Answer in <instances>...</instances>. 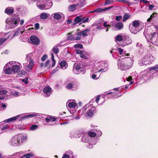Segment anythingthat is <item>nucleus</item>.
I'll return each instance as SVG.
<instances>
[{"label": "nucleus", "mask_w": 158, "mask_h": 158, "mask_svg": "<svg viewBox=\"0 0 158 158\" xmlns=\"http://www.w3.org/2000/svg\"><path fill=\"white\" fill-rule=\"evenodd\" d=\"M27 139V137L26 135H19L12 137L10 140L9 143L12 146H19L21 144V143L26 141Z\"/></svg>", "instance_id": "obj_1"}, {"label": "nucleus", "mask_w": 158, "mask_h": 158, "mask_svg": "<svg viewBox=\"0 0 158 158\" xmlns=\"http://www.w3.org/2000/svg\"><path fill=\"white\" fill-rule=\"evenodd\" d=\"M143 27V26L140 24L139 20H135L131 22L130 25L129 29L131 32L134 34H136L140 31Z\"/></svg>", "instance_id": "obj_2"}, {"label": "nucleus", "mask_w": 158, "mask_h": 158, "mask_svg": "<svg viewBox=\"0 0 158 158\" xmlns=\"http://www.w3.org/2000/svg\"><path fill=\"white\" fill-rule=\"evenodd\" d=\"M36 5L40 9L49 8L52 5L51 0H38Z\"/></svg>", "instance_id": "obj_3"}, {"label": "nucleus", "mask_w": 158, "mask_h": 158, "mask_svg": "<svg viewBox=\"0 0 158 158\" xmlns=\"http://www.w3.org/2000/svg\"><path fill=\"white\" fill-rule=\"evenodd\" d=\"M127 60L129 61L128 65H126L123 61L120 60L118 63V68L121 70H124L131 68L132 65L133 61L131 58H127Z\"/></svg>", "instance_id": "obj_4"}, {"label": "nucleus", "mask_w": 158, "mask_h": 158, "mask_svg": "<svg viewBox=\"0 0 158 158\" xmlns=\"http://www.w3.org/2000/svg\"><path fill=\"white\" fill-rule=\"evenodd\" d=\"M20 19L19 17L14 18H8L6 20V22L9 25V27L11 28L17 27L19 22Z\"/></svg>", "instance_id": "obj_5"}, {"label": "nucleus", "mask_w": 158, "mask_h": 158, "mask_svg": "<svg viewBox=\"0 0 158 158\" xmlns=\"http://www.w3.org/2000/svg\"><path fill=\"white\" fill-rule=\"evenodd\" d=\"M147 37L154 45L158 46V34L156 32H154L151 35L148 34Z\"/></svg>", "instance_id": "obj_6"}, {"label": "nucleus", "mask_w": 158, "mask_h": 158, "mask_svg": "<svg viewBox=\"0 0 158 158\" xmlns=\"http://www.w3.org/2000/svg\"><path fill=\"white\" fill-rule=\"evenodd\" d=\"M16 62L14 61H10L7 63L5 66L3 71L6 74H10L12 73V69L10 68L11 66L15 64Z\"/></svg>", "instance_id": "obj_7"}, {"label": "nucleus", "mask_w": 158, "mask_h": 158, "mask_svg": "<svg viewBox=\"0 0 158 158\" xmlns=\"http://www.w3.org/2000/svg\"><path fill=\"white\" fill-rule=\"evenodd\" d=\"M89 18H87L85 19V17H82L81 16H77L74 19V21L76 23H78L82 22V23H85L87 22L89 20Z\"/></svg>", "instance_id": "obj_8"}, {"label": "nucleus", "mask_w": 158, "mask_h": 158, "mask_svg": "<svg viewBox=\"0 0 158 158\" xmlns=\"http://www.w3.org/2000/svg\"><path fill=\"white\" fill-rule=\"evenodd\" d=\"M44 96L45 97H48L52 93L51 88L49 86L45 87L44 89Z\"/></svg>", "instance_id": "obj_9"}, {"label": "nucleus", "mask_w": 158, "mask_h": 158, "mask_svg": "<svg viewBox=\"0 0 158 158\" xmlns=\"http://www.w3.org/2000/svg\"><path fill=\"white\" fill-rule=\"evenodd\" d=\"M73 71L75 74H78L82 71V68H81L80 65L78 64H74L73 67Z\"/></svg>", "instance_id": "obj_10"}, {"label": "nucleus", "mask_w": 158, "mask_h": 158, "mask_svg": "<svg viewBox=\"0 0 158 158\" xmlns=\"http://www.w3.org/2000/svg\"><path fill=\"white\" fill-rule=\"evenodd\" d=\"M31 43L35 45H38L40 43V41L38 38L35 36H31L30 38Z\"/></svg>", "instance_id": "obj_11"}, {"label": "nucleus", "mask_w": 158, "mask_h": 158, "mask_svg": "<svg viewBox=\"0 0 158 158\" xmlns=\"http://www.w3.org/2000/svg\"><path fill=\"white\" fill-rule=\"evenodd\" d=\"M34 65V61L31 58H30L29 64L25 67V69L28 71H29L32 69Z\"/></svg>", "instance_id": "obj_12"}, {"label": "nucleus", "mask_w": 158, "mask_h": 158, "mask_svg": "<svg viewBox=\"0 0 158 158\" xmlns=\"http://www.w3.org/2000/svg\"><path fill=\"white\" fill-rule=\"evenodd\" d=\"M139 64L140 66L149 64L147 55L145 56L141 60L139 61Z\"/></svg>", "instance_id": "obj_13"}, {"label": "nucleus", "mask_w": 158, "mask_h": 158, "mask_svg": "<svg viewBox=\"0 0 158 158\" xmlns=\"http://www.w3.org/2000/svg\"><path fill=\"white\" fill-rule=\"evenodd\" d=\"M66 104H68L70 108H74L77 106V103L74 100H69L67 102Z\"/></svg>", "instance_id": "obj_14"}, {"label": "nucleus", "mask_w": 158, "mask_h": 158, "mask_svg": "<svg viewBox=\"0 0 158 158\" xmlns=\"http://www.w3.org/2000/svg\"><path fill=\"white\" fill-rule=\"evenodd\" d=\"M95 112V108L94 107H92L87 111L86 115L87 116L91 117Z\"/></svg>", "instance_id": "obj_15"}, {"label": "nucleus", "mask_w": 158, "mask_h": 158, "mask_svg": "<svg viewBox=\"0 0 158 158\" xmlns=\"http://www.w3.org/2000/svg\"><path fill=\"white\" fill-rule=\"evenodd\" d=\"M22 115H18L17 116L10 118H9L6 119L4 121L5 123H9L12 121H15L17 119V118L19 117H20Z\"/></svg>", "instance_id": "obj_16"}, {"label": "nucleus", "mask_w": 158, "mask_h": 158, "mask_svg": "<svg viewBox=\"0 0 158 158\" xmlns=\"http://www.w3.org/2000/svg\"><path fill=\"white\" fill-rule=\"evenodd\" d=\"M5 12L8 15L12 14L14 12V9L12 7H8L6 8Z\"/></svg>", "instance_id": "obj_17"}, {"label": "nucleus", "mask_w": 158, "mask_h": 158, "mask_svg": "<svg viewBox=\"0 0 158 158\" xmlns=\"http://www.w3.org/2000/svg\"><path fill=\"white\" fill-rule=\"evenodd\" d=\"M60 65L61 69H65L68 67V64L64 60L61 61L60 63Z\"/></svg>", "instance_id": "obj_18"}, {"label": "nucleus", "mask_w": 158, "mask_h": 158, "mask_svg": "<svg viewBox=\"0 0 158 158\" xmlns=\"http://www.w3.org/2000/svg\"><path fill=\"white\" fill-rule=\"evenodd\" d=\"M112 7H107L105 8L104 9H102L101 8H98L93 11L94 12H101L103 11H104L105 10H109Z\"/></svg>", "instance_id": "obj_19"}, {"label": "nucleus", "mask_w": 158, "mask_h": 158, "mask_svg": "<svg viewBox=\"0 0 158 158\" xmlns=\"http://www.w3.org/2000/svg\"><path fill=\"white\" fill-rule=\"evenodd\" d=\"M77 6H78L77 4L70 5L68 7V10L70 11H73L76 9V8Z\"/></svg>", "instance_id": "obj_20"}, {"label": "nucleus", "mask_w": 158, "mask_h": 158, "mask_svg": "<svg viewBox=\"0 0 158 158\" xmlns=\"http://www.w3.org/2000/svg\"><path fill=\"white\" fill-rule=\"evenodd\" d=\"M13 64V65L11 66H12V70L13 73H16L20 69V66L18 65H15Z\"/></svg>", "instance_id": "obj_21"}, {"label": "nucleus", "mask_w": 158, "mask_h": 158, "mask_svg": "<svg viewBox=\"0 0 158 158\" xmlns=\"http://www.w3.org/2000/svg\"><path fill=\"white\" fill-rule=\"evenodd\" d=\"M89 139V136L87 135H83L81 138V141L84 143L88 142Z\"/></svg>", "instance_id": "obj_22"}, {"label": "nucleus", "mask_w": 158, "mask_h": 158, "mask_svg": "<svg viewBox=\"0 0 158 158\" xmlns=\"http://www.w3.org/2000/svg\"><path fill=\"white\" fill-rule=\"evenodd\" d=\"M37 115H38L37 113H33L29 115H27L26 116L23 117H21V119L29 118H30L35 117Z\"/></svg>", "instance_id": "obj_23"}, {"label": "nucleus", "mask_w": 158, "mask_h": 158, "mask_svg": "<svg viewBox=\"0 0 158 158\" xmlns=\"http://www.w3.org/2000/svg\"><path fill=\"white\" fill-rule=\"evenodd\" d=\"M115 26L118 30H120L123 28V24L121 22H118L115 24Z\"/></svg>", "instance_id": "obj_24"}, {"label": "nucleus", "mask_w": 158, "mask_h": 158, "mask_svg": "<svg viewBox=\"0 0 158 158\" xmlns=\"http://www.w3.org/2000/svg\"><path fill=\"white\" fill-rule=\"evenodd\" d=\"M147 56L149 64H151L152 62L155 60V58L152 55H147Z\"/></svg>", "instance_id": "obj_25"}, {"label": "nucleus", "mask_w": 158, "mask_h": 158, "mask_svg": "<svg viewBox=\"0 0 158 158\" xmlns=\"http://www.w3.org/2000/svg\"><path fill=\"white\" fill-rule=\"evenodd\" d=\"M70 137L71 138H79L80 137V135H77L76 132L73 131H72L70 132Z\"/></svg>", "instance_id": "obj_26"}, {"label": "nucleus", "mask_w": 158, "mask_h": 158, "mask_svg": "<svg viewBox=\"0 0 158 158\" xmlns=\"http://www.w3.org/2000/svg\"><path fill=\"white\" fill-rule=\"evenodd\" d=\"M118 51L120 54H122L123 56H128L129 54L128 53H126L124 52H123V50L121 48H118Z\"/></svg>", "instance_id": "obj_27"}, {"label": "nucleus", "mask_w": 158, "mask_h": 158, "mask_svg": "<svg viewBox=\"0 0 158 158\" xmlns=\"http://www.w3.org/2000/svg\"><path fill=\"white\" fill-rule=\"evenodd\" d=\"M56 46L52 48V51L53 53L55 54H57L58 52L59 49L57 48V47H59L60 46V44H58Z\"/></svg>", "instance_id": "obj_28"}, {"label": "nucleus", "mask_w": 158, "mask_h": 158, "mask_svg": "<svg viewBox=\"0 0 158 158\" xmlns=\"http://www.w3.org/2000/svg\"><path fill=\"white\" fill-rule=\"evenodd\" d=\"M104 68H102V69H100L98 71V72H101L102 71H103V72L106 71L108 70V64L106 63L104 64Z\"/></svg>", "instance_id": "obj_29"}, {"label": "nucleus", "mask_w": 158, "mask_h": 158, "mask_svg": "<svg viewBox=\"0 0 158 158\" xmlns=\"http://www.w3.org/2000/svg\"><path fill=\"white\" fill-rule=\"evenodd\" d=\"M157 16H158L157 14L156 13H152V15H151L150 16V17L147 19V21L148 22H149L153 19V17H157Z\"/></svg>", "instance_id": "obj_30"}, {"label": "nucleus", "mask_w": 158, "mask_h": 158, "mask_svg": "<svg viewBox=\"0 0 158 158\" xmlns=\"http://www.w3.org/2000/svg\"><path fill=\"white\" fill-rule=\"evenodd\" d=\"M53 14L54 19L56 20L59 19L61 18V16L59 13H55Z\"/></svg>", "instance_id": "obj_31"}, {"label": "nucleus", "mask_w": 158, "mask_h": 158, "mask_svg": "<svg viewBox=\"0 0 158 158\" xmlns=\"http://www.w3.org/2000/svg\"><path fill=\"white\" fill-rule=\"evenodd\" d=\"M90 31V30L89 29H86L84 31H82V35L84 37H85L88 35L87 34V32H89Z\"/></svg>", "instance_id": "obj_32"}, {"label": "nucleus", "mask_w": 158, "mask_h": 158, "mask_svg": "<svg viewBox=\"0 0 158 158\" xmlns=\"http://www.w3.org/2000/svg\"><path fill=\"white\" fill-rule=\"evenodd\" d=\"M85 0H81L77 4V5L78 6L82 7L83 6V5L85 4Z\"/></svg>", "instance_id": "obj_33"}, {"label": "nucleus", "mask_w": 158, "mask_h": 158, "mask_svg": "<svg viewBox=\"0 0 158 158\" xmlns=\"http://www.w3.org/2000/svg\"><path fill=\"white\" fill-rule=\"evenodd\" d=\"M152 70H154L155 71H158V64H156L154 66L149 68V71H151Z\"/></svg>", "instance_id": "obj_34"}, {"label": "nucleus", "mask_w": 158, "mask_h": 158, "mask_svg": "<svg viewBox=\"0 0 158 158\" xmlns=\"http://www.w3.org/2000/svg\"><path fill=\"white\" fill-rule=\"evenodd\" d=\"M130 15H129L128 14H125L123 16V22H125L127 19H128L130 17Z\"/></svg>", "instance_id": "obj_35"}, {"label": "nucleus", "mask_w": 158, "mask_h": 158, "mask_svg": "<svg viewBox=\"0 0 158 158\" xmlns=\"http://www.w3.org/2000/svg\"><path fill=\"white\" fill-rule=\"evenodd\" d=\"M69 35L67 37V39L70 40H74L75 37L74 35H71L70 34H68Z\"/></svg>", "instance_id": "obj_36"}, {"label": "nucleus", "mask_w": 158, "mask_h": 158, "mask_svg": "<svg viewBox=\"0 0 158 158\" xmlns=\"http://www.w3.org/2000/svg\"><path fill=\"white\" fill-rule=\"evenodd\" d=\"M48 17V14L45 13H42L40 15V18L42 19H46Z\"/></svg>", "instance_id": "obj_37"}, {"label": "nucleus", "mask_w": 158, "mask_h": 158, "mask_svg": "<svg viewBox=\"0 0 158 158\" xmlns=\"http://www.w3.org/2000/svg\"><path fill=\"white\" fill-rule=\"evenodd\" d=\"M22 34V33L20 29H19L12 36V37H13L15 36H18L20 34Z\"/></svg>", "instance_id": "obj_38"}, {"label": "nucleus", "mask_w": 158, "mask_h": 158, "mask_svg": "<svg viewBox=\"0 0 158 158\" xmlns=\"http://www.w3.org/2000/svg\"><path fill=\"white\" fill-rule=\"evenodd\" d=\"M125 42L127 44H129L132 43V41L129 37H127L125 40Z\"/></svg>", "instance_id": "obj_39"}, {"label": "nucleus", "mask_w": 158, "mask_h": 158, "mask_svg": "<svg viewBox=\"0 0 158 158\" xmlns=\"http://www.w3.org/2000/svg\"><path fill=\"white\" fill-rule=\"evenodd\" d=\"M74 47L75 48H80L82 49L83 48V46L81 44H77L75 45Z\"/></svg>", "instance_id": "obj_40"}, {"label": "nucleus", "mask_w": 158, "mask_h": 158, "mask_svg": "<svg viewBox=\"0 0 158 158\" xmlns=\"http://www.w3.org/2000/svg\"><path fill=\"white\" fill-rule=\"evenodd\" d=\"M9 37L7 38H1L0 39V46L3 44L4 42L6 41L8 38Z\"/></svg>", "instance_id": "obj_41"}, {"label": "nucleus", "mask_w": 158, "mask_h": 158, "mask_svg": "<svg viewBox=\"0 0 158 158\" xmlns=\"http://www.w3.org/2000/svg\"><path fill=\"white\" fill-rule=\"evenodd\" d=\"M51 57H52V60L53 61V63L52 65V67H53L55 65V63H56V61L54 60V55H53V53H51Z\"/></svg>", "instance_id": "obj_42"}, {"label": "nucleus", "mask_w": 158, "mask_h": 158, "mask_svg": "<svg viewBox=\"0 0 158 158\" xmlns=\"http://www.w3.org/2000/svg\"><path fill=\"white\" fill-rule=\"evenodd\" d=\"M96 135V134L95 132H90L88 133V135L89 136V138H90V137H94Z\"/></svg>", "instance_id": "obj_43"}, {"label": "nucleus", "mask_w": 158, "mask_h": 158, "mask_svg": "<svg viewBox=\"0 0 158 158\" xmlns=\"http://www.w3.org/2000/svg\"><path fill=\"white\" fill-rule=\"evenodd\" d=\"M116 39L118 41H121L123 40L122 37L121 35H118L116 37Z\"/></svg>", "instance_id": "obj_44"}, {"label": "nucleus", "mask_w": 158, "mask_h": 158, "mask_svg": "<svg viewBox=\"0 0 158 158\" xmlns=\"http://www.w3.org/2000/svg\"><path fill=\"white\" fill-rule=\"evenodd\" d=\"M38 128V127L37 125H33L31 126L30 127V130H34Z\"/></svg>", "instance_id": "obj_45"}, {"label": "nucleus", "mask_w": 158, "mask_h": 158, "mask_svg": "<svg viewBox=\"0 0 158 158\" xmlns=\"http://www.w3.org/2000/svg\"><path fill=\"white\" fill-rule=\"evenodd\" d=\"M65 154L68 156H69V157H72L73 156V153L70 151H69L66 152Z\"/></svg>", "instance_id": "obj_46"}, {"label": "nucleus", "mask_w": 158, "mask_h": 158, "mask_svg": "<svg viewBox=\"0 0 158 158\" xmlns=\"http://www.w3.org/2000/svg\"><path fill=\"white\" fill-rule=\"evenodd\" d=\"M9 125H6V126H4L2 128V131L3 132L6 131V130L8 129V128H9Z\"/></svg>", "instance_id": "obj_47"}, {"label": "nucleus", "mask_w": 158, "mask_h": 158, "mask_svg": "<svg viewBox=\"0 0 158 158\" xmlns=\"http://www.w3.org/2000/svg\"><path fill=\"white\" fill-rule=\"evenodd\" d=\"M7 92L5 89L1 90L0 91V95H5L6 94Z\"/></svg>", "instance_id": "obj_48"}, {"label": "nucleus", "mask_w": 158, "mask_h": 158, "mask_svg": "<svg viewBox=\"0 0 158 158\" xmlns=\"http://www.w3.org/2000/svg\"><path fill=\"white\" fill-rule=\"evenodd\" d=\"M114 1L112 0H106L105 2V5L110 4L113 3Z\"/></svg>", "instance_id": "obj_49"}, {"label": "nucleus", "mask_w": 158, "mask_h": 158, "mask_svg": "<svg viewBox=\"0 0 158 158\" xmlns=\"http://www.w3.org/2000/svg\"><path fill=\"white\" fill-rule=\"evenodd\" d=\"M66 87L68 89H71L73 88V84L72 83H69L68 84Z\"/></svg>", "instance_id": "obj_50"}, {"label": "nucleus", "mask_w": 158, "mask_h": 158, "mask_svg": "<svg viewBox=\"0 0 158 158\" xmlns=\"http://www.w3.org/2000/svg\"><path fill=\"white\" fill-rule=\"evenodd\" d=\"M28 156L29 157H30V156L33 157V156H34V155L33 153H27L26 155H25L23 156Z\"/></svg>", "instance_id": "obj_51"}, {"label": "nucleus", "mask_w": 158, "mask_h": 158, "mask_svg": "<svg viewBox=\"0 0 158 158\" xmlns=\"http://www.w3.org/2000/svg\"><path fill=\"white\" fill-rule=\"evenodd\" d=\"M122 19V16H116L115 17V20L117 21H120Z\"/></svg>", "instance_id": "obj_52"}, {"label": "nucleus", "mask_w": 158, "mask_h": 158, "mask_svg": "<svg viewBox=\"0 0 158 158\" xmlns=\"http://www.w3.org/2000/svg\"><path fill=\"white\" fill-rule=\"evenodd\" d=\"M47 58V56L46 55H44L42 56L41 58V60L42 61H44Z\"/></svg>", "instance_id": "obj_53"}, {"label": "nucleus", "mask_w": 158, "mask_h": 158, "mask_svg": "<svg viewBox=\"0 0 158 158\" xmlns=\"http://www.w3.org/2000/svg\"><path fill=\"white\" fill-rule=\"evenodd\" d=\"M75 52L77 54H81L82 53H83V52L81 51L80 50L78 49H76L75 50Z\"/></svg>", "instance_id": "obj_54"}, {"label": "nucleus", "mask_w": 158, "mask_h": 158, "mask_svg": "<svg viewBox=\"0 0 158 158\" xmlns=\"http://www.w3.org/2000/svg\"><path fill=\"white\" fill-rule=\"evenodd\" d=\"M80 57L81 58L85 59H86L87 58V57L85 54H82V53L80 55Z\"/></svg>", "instance_id": "obj_55"}, {"label": "nucleus", "mask_w": 158, "mask_h": 158, "mask_svg": "<svg viewBox=\"0 0 158 158\" xmlns=\"http://www.w3.org/2000/svg\"><path fill=\"white\" fill-rule=\"evenodd\" d=\"M19 93L18 92H15L12 93V95L14 96H19Z\"/></svg>", "instance_id": "obj_56"}, {"label": "nucleus", "mask_w": 158, "mask_h": 158, "mask_svg": "<svg viewBox=\"0 0 158 158\" xmlns=\"http://www.w3.org/2000/svg\"><path fill=\"white\" fill-rule=\"evenodd\" d=\"M103 25L104 27H107V28H110V25L109 24L107 25L106 23V22H104L103 23Z\"/></svg>", "instance_id": "obj_57"}, {"label": "nucleus", "mask_w": 158, "mask_h": 158, "mask_svg": "<svg viewBox=\"0 0 158 158\" xmlns=\"http://www.w3.org/2000/svg\"><path fill=\"white\" fill-rule=\"evenodd\" d=\"M50 63V60H48L46 61L45 63V64L44 65V66L45 67H47L48 66L49 64Z\"/></svg>", "instance_id": "obj_58"}, {"label": "nucleus", "mask_w": 158, "mask_h": 158, "mask_svg": "<svg viewBox=\"0 0 158 158\" xmlns=\"http://www.w3.org/2000/svg\"><path fill=\"white\" fill-rule=\"evenodd\" d=\"M35 28L36 29H38L39 28V24L38 23H36L35 25Z\"/></svg>", "instance_id": "obj_59"}, {"label": "nucleus", "mask_w": 158, "mask_h": 158, "mask_svg": "<svg viewBox=\"0 0 158 158\" xmlns=\"http://www.w3.org/2000/svg\"><path fill=\"white\" fill-rule=\"evenodd\" d=\"M60 68L59 67H56V69H55L54 70L52 71V73H56V71H58V70H59V69Z\"/></svg>", "instance_id": "obj_60"}, {"label": "nucleus", "mask_w": 158, "mask_h": 158, "mask_svg": "<svg viewBox=\"0 0 158 158\" xmlns=\"http://www.w3.org/2000/svg\"><path fill=\"white\" fill-rule=\"evenodd\" d=\"M50 120L52 122H53L55 121L56 119L55 118L53 117H50Z\"/></svg>", "instance_id": "obj_61"}, {"label": "nucleus", "mask_w": 158, "mask_h": 158, "mask_svg": "<svg viewBox=\"0 0 158 158\" xmlns=\"http://www.w3.org/2000/svg\"><path fill=\"white\" fill-rule=\"evenodd\" d=\"M70 157H69V156H68V155H67L65 153L64 154L62 157V158H69Z\"/></svg>", "instance_id": "obj_62"}, {"label": "nucleus", "mask_w": 158, "mask_h": 158, "mask_svg": "<svg viewBox=\"0 0 158 158\" xmlns=\"http://www.w3.org/2000/svg\"><path fill=\"white\" fill-rule=\"evenodd\" d=\"M77 0H68L69 2L76 3L77 2Z\"/></svg>", "instance_id": "obj_63"}, {"label": "nucleus", "mask_w": 158, "mask_h": 158, "mask_svg": "<svg viewBox=\"0 0 158 158\" xmlns=\"http://www.w3.org/2000/svg\"><path fill=\"white\" fill-rule=\"evenodd\" d=\"M154 7V6L152 5H150L148 6L149 10H152L153 8Z\"/></svg>", "instance_id": "obj_64"}]
</instances>
